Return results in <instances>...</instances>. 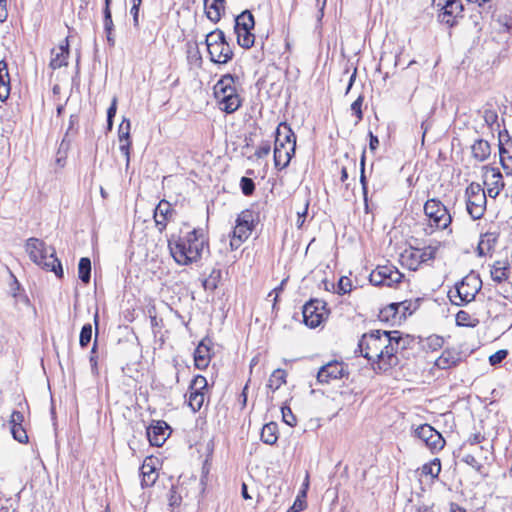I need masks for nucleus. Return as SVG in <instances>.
<instances>
[{"mask_svg":"<svg viewBox=\"0 0 512 512\" xmlns=\"http://www.w3.org/2000/svg\"><path fill=\"white\" fill-rule=\"evenodd\" d=\"M402 338L399 331L374 330L364 334L358 343L363 357L374 361V369L386 372L399 363L397 353Z\"/></svg>","mask_w":512,"mask_h":512,"instance_id":"nucleus-1","label":"nucleus"},{"mask_svg":"<svg viewBox=\"0 0 512 512\" xmlns=\"http://www.w3.org/2000/svg\"><path fill=\"white\" fill-rule=\"evenodd\" d=\"M171 256L179 265H189L209 253L208 239L202 229L194 228L184 236L168 241Z\"/></svg>","mask_w":512,"mask_h":512,"instance_id":"nucleus-2","label":"nucleus"},{"mask_svg":"<svg viewBox=\"0 0 512 512\" xmlns=\"http://www.w3.org/2000/svg\"><path fill=\"white\" fill-rule=\"evenodd\" d=\"M25 251L28 253L30 260L36 265L54 272L57 277L63 276L62 265L55 256L54 248L48 247L43 240L34 237L27 239Z\"/></svg>","mask_w":512,"mask_h":512,"instance_id":"nucleus-3","label":"nucleus"},{"mask_svg":"<svg viewBox=\"0 0 512 512\" xmlns=\"http://www.w3.org/2000/svg\"><path fill=\"white\" fill-rule=\"evenodd\" d=\"M296 149V136L286 122H281L275 131L274 165L277 169L286 168Z\"/></svg>","mask_w":512,"mask_h":512,"instance_id":"nucleus-4","label":"nucleus"},{"mask_svg":"<svg viewBox=\"0 0 512 512\" xmlns=\"http://www.w3.org/2000/svg\"><path fill=\"white\" fill-rule=\"evenodd\" d=\"M235 77L226 74L214 86V95L222 111L231 114L241 106V99L235 87Z\"/></svg>","mask_w":512,"mask_h":512,"instance_id":"nucleus-5","label":"nucleus"},{"mask_svg":"<svg viewBox=\"0 0 512 512\" xmlns=\"http://www.w3.org/2000/svg\"><path fill=\"white\" fill-rule=\"evenodd\" d=\"M481 286L480 277L475 273H470L455 284L454 290L449 291L448 297L454 305L461 306L474 300Z\"/></svg>","mask_w":512,"mask_h":512,"instance_id":"nucleus-6","label":"nucleus"},{"mask_svg":"<svg viewBox=\"0 0 512 512\" xmlns=\"http://www.w3.org/2000/svg\"><path fill=\"white\" fill-rule=\"evenodd\" d=\"M466 211L473 220L483 217L487 206V193L476 182L470 183L465 190Z\"/></svg>","mask_w":512,"mask_h":512,"instance_id":"nucleus-7","label":"nucleus"},{"mask_svg":"<svg viewBox=\"0 0 512 512\" xmlns=\"http://www.w3.org/2000/svg\"><path fill=\"white\" fill-rule=\"evenodd\" d=\"M254 25V16L248 10L243 11L235 18L234 30L237 35V42L245 49H249L254 45L255 36L251 32Z\"/></svg>","mask_w":512,"mask_h":512,"instance_id":"nucleus-8","label":"nucleus"},{"mask_svg":"<svg viewBox=\"0 0 512 512\" xmlns=\"http://www.w3.org/2000/svg\"><path fill=\"white\" fill-rule=\"evenodd\" d=\"M254 228V213L251 210L242 211L232 232L231 247L237 249L251 234Z\"/></svg>","mask_w":512,"mask_h":512,"instance_id":"nucleus-9","label":"nucleus"},{"mask_svg":"<svg viewBox=\"0 0 512 512\" xmlns=\"http://www.w3.org/2000/svg\"><path fill=\"white\" fill-rule=\"evenodd\" d=\"M424 213L429 220L433 222L435 227L440 229H446L452 221V217L445 205L434 198L426 201L424 204Z\"/></svg>","mask_w":512,"mask_h":512,"instance_id":"nucleus-10","label":"nucleus"},{"mask_svg":"<svg viewBox=\"0 0 512 512\" xmlns=\"http://www.w3.org/2000/svg\"><path fill=\"white\" fill-rule=\"evenodd\" d=\"M403 274L393 265H379L370 274L369 280L374 286L392 287L401 282Z\"/></svg>","mask_w":512,"mask_h":512,"instance_id":"nucleus-11","label":"nucleus"},{"mask_svg":"<svg viewBox=\"0 0 512 512\" xmlns=\"http://www.w3.org/2000/svg\"><path fill=\"white\" fill-rule=\"evenodd\" d=\"M303 321L310 328H316L328 316L326 303L319 299H311L303 306Z\"/></svg>","mask_w":512,"mask_h":512,"instance_id":"nucleus-12","label":"nucleus"},{"mask_svg":"<svg viewBox=\"0 0 512 512\" xmlns=\"http://www.w3.org/2000/svg\"><path fill=\"white\" fill-rule=\"evenodd\" d=\"M349 374L347 366L343 362L330 361L323 365L317 373V381L321 384H329L333 380L342 379Z\"/></svg>","mask_w":512,"mask_h":512,"instance_id":"nucleus-13","label":"nucleus"},{"mask_svg":"<svg viewBox=\"0 0 512 512\" xmlns=\"http://www.w3.org/2000/svg\"><path fill=\"white\" fill-rule=\"evenodd\" d=\"M483 170L485 171L484 185L487 187L486 193L489 197L496 198L504 188L502 174L499 169L490 166H484Z\"/></svg>","mask_w":512,"mask_h":512,"instance_id":"nucleus-14","label":"nucleus"},{"mask_svg":"<svg viewBox=\"0 0 512 512\" xmlns=\"http://www.w3.org/2000/svg\"><path fill=\"white\" fill-rule=\"evenodd\" d=\"M210 60L216 64H226L233 58V51L227 41L208 46Z\"/></svg>","mask_w":512,"mask_h":512,"instance_id":"nucleus-15","label":"nucleus"},{"mask_svg":"<svg viewBox=\"0 0 512 512\" xmlns=\"http://www.w3.org/2000/svg\"><path fill=\"white\" fill-rule=\"evenodd\" d=\"M463 11L464 7L461 1L452 0L449 2V4H447V6L444 7L439 17L443 23L453 27L457 23L458 18L463 17Z\"/></svg>","mask_w":512,"mask_h":512,"instance_id":"nucleus-16","label":"nucleus"},{"mask_svg":"<svg viewBox=\"0 0 512 512\" xmlns=\"http://www.w3.org/2000/svg\"><path fill=\"white\" fill-rule=\"evenodd\" d=\"M173 212L174 210L172 209L171 204L166 200H161L156 206L154 219L160 232L166 228L168 221L171 220Z\"/></svg>","mask_w":512,"mask_h":512,"instance_id":"nucleus-17","label":"nucleus"},{"mask_svg":"<svg viewBox=\"0 0 512 512\" xmlns=\"http://www.w3.org/2000/svg\"><path fill=\"white\" fill-rule=\"evenodd\" d=\"M51 54L52 58L50 60L49 66L53 70L59 69L63 66H67L69 56L68 38H66L57 49H53Z\"/></svg>","mask_w":512,"mask_h":512,"instance_id":"nucleus-18","label":"nucleus"},{"mask_svg":"<svg viewBox=\"0 0 512 512\" xmlns=\"http://www.w3.org/2000/svg\"><path fill=\"white\" fill-rule=\"evenodd\" d=\"M169 426L165 422H157L147 428V437L151 445L160 447L167 439Z\"/></svg>","mask_w":512,"mask_h":512,"instance_id":"nucleus-19","label":"nucleus"},{"mask_svg":"<svg viewBox=\"0 0 512 512\" xmlns=\"http://www.w3.org/2000/svg\"><path fill=\"white\" fill-rule=\"evenodd\" d=\"M420 249L419 248H409L405 249L400 254V262L402 266L408 268L409 270L416 271L421 265L420 261Z\"/></svg>","mask_w":512,"mask_h":512,"instance_id":"nucleus-20","label":"nucleus"},{"mask_svg":"<svg viewBox=\"0 0 512 512\" xmlns=\"http://www.w3.org/2000/svg\"><path fill=\"white\" fill-rule=\"evenodd\" d=\"M225 0H204V10L207 18L213 23H217L221 19L224 12Z\"/></svg>","mask_w":512,"mask_h":512,"instance_id":"nucleus-21","label":"nucleus"},{"mask_svg":"<svg viewBox=\"0 0 512 512\" xmlns=\"http://www.w3.org/2000/svg\"><path fill=\"white\" fill-rule=\"evenodd\" d=\"M206 341L210 342V340H202L194 352L195 366L201 370L207 368L211 358L210 348Z\"/></svg>","mask_w":512,"mask_h":512,"instance_id":"nucleus-22","label":"nucleus"},{"mask_svg":"<svg viewBox=\"0 0 512 512\" xmlns=\"http://www.w3.org/2000/svg\"><path fill=\"white\" fill-rule=\"evenodd\" d=\"M471 154L477 162L486 161L491 154V146L488 141L477 139L471 146Z\"/></svg>","mask_w":512,"mask_h":512,"instance_id":"nucleus-23","label":"nucleus"},{"mask_svg":"<svg viewBox=\"0 0 512 512\" xmlns=\"http://www.w3.org/2000/svg\"><path fill=\"white\" fill-rule=\"evenodd\" d=\"M142 487H151L158 478V473L156 472V468L153 465V461L151 459H146L141 468Z\"/></svg>","mask_w":512,"mask_h":512,"instance_id":"nucleus-24","label":"nucleus"},{"mask_svg":"<svg viewBox=\"0 0 512 512\" xmlns=\"http://www.w3.org/2000/svg\"><path fill=\"white\" fill-rule=\"evenodd\" d=\"M461 360L460 353L455 350H445L436 359L435 365L440 369H449L456 366Z\"/></svg>","mask_w":512,"mask_h":512,"instance_id":"nucleus-25","label":"nucleus"},{"mask_svg":"<svg viewBox=\"0 0 512 512\" xmlns=\"http://www.w3.org/2000/svg\"><path fill=\"white\" fill-rule=\"evenodd\" d=\"M10 95V77L5 61H0V100L5 101Z\"/></svg>","mask_w":512,"mask_h":512,"instance_id":"nucleus-26","label":"nucleus"},{"mask_svg":"<svg viewBox=\"0 0 512 512\" xmlns=\"http://www.w3.org/2000/svg\"><path fill=\"white\" fill-rule=\"evenodd\" d=\"M500 163L502 168L507 171H512V142L499 145Z\"/></svg>","mask_w":512,"mask_h":512,"instance_id":"nucleus-27","label":"nucleus"},{"mask_svg":"<svg viewBox=\"0 0 512 512\" xmlns=\"http://www.w3.org/2000/svg\"><path fill=\"white\" fill-rule=\"evenodd\" d=\"M261 440L269 445H273L278 440V426L275 422L267 423L261 431Z\"/></svg>","mask_w":512,"mask_h":512,"instance_id":"nucleus-28","label":"nucleus"},{"mask_svg":"<svg viewBox=\"0 0 512 512\" xmlns=\"http://www.w3.org/2000/svg\"><path fill=\"white\" fill-rule=\"evenodd\" d=\"M119 139V150L126 158V168L129 167L130 164V148H131V140L130 133L118 132Z\"/></svg>","mask_w":512,"mask_h":512,"instance_id":"nucleus-29","label":"nucleus"},{"mask_svg":"<svg viewBox=\"0 0 512 512\" xmlns=\"http://www.w3.org/2000/svg\"><path fill=\"white\" fill-rule=\"evenodd\" d=\"M285 378H286L285 370L276 369L271 374V376L268 380V383H267V387L274 392L277 389H279L282 386V384H284L286 382Z\"/></svg>","mask_w":512,"mask_h":512,"instance_id":"nucleus-30","label":"nucleus"},{"mask_svg":"<svg viewBox=\"0 0 512 512\" xmlns=\"http://www.w3.org/2000/svg\"><path fill=\"white\" fill-rule=\"evenodd\" d=\"M206 399V393L205 392H194L189 391V397H188V405L192 409L193 412L199 411Z\"/></svg>","mask_w":512,"mask_h":512,"instance_id":"nucleus-31","label":"nucleus"},{"mask_svg":"<svg viewBox=\"0 0 512 512\" xmlns=\"http://www.w3.org/2000/svg\"><path fill=\"white\" fill-rule=\"evenodd\" d=\"M78 275L83 283H88L91 278V261L88 257H82L78 264Z\"/></svg>","mask_w":512,"mask_h":512,"instance_id":"nucleus-32","label":"nucleus"},{"mask_svg":"<svg viewBox=\"0 0 512 512\" xmlns=\"http://www.w3.org/2000/svg\"><path fill=\"white\" fill-rule=\"evenodd\" d=\"M478 322V319L472 317L467 311L460 310L456 314V324L458 326L475 327Z\"/></svg>","mask_w":512,"mask_h":512,"instance_id":"nucleus-33","label":"nucleus"},{"mask_svg":"<svg viewBox=\"0 0 512 512\" xmlns=\"http://www.w3.org/2000/svg\"><path fill=\"white\" fill-rule=\"evenodd\" d=\"M496 241V237L494 234L492 233H487L485 234L479 244H478V254L480 256H484L487 254V252L490 251V249L492 248V243H494Z\"/></svg>","mask_w":512,"mask_h":512,"instance_id":"nucleus-34","label":"nucleus"},{"mask_svg":"<svg viewBox=\"0 0 512 512\" xmlns=\"http://www.w3.org/2000/svg\"><path fill=\"white\" fill-rule=\"evenodd\" d=\"M508 267L497 262L491 269V277L496 282H502L508 278Z\"/></svg>","mask_w":512,"mask_h":512,"instance_id":"nucleus-35","label":"nucleus"},{"mask_svg":"<svg viewBox=\"0 0 512 512\" xmlns=\"http://www.w3.org/2000/svg\"><path fill=\"white\" fill-rule=\"evenodd\" d=\"M425 445L432 451H439L444 447L445 440L442 435L435 430Z\"/></svg>","mask_w":512,"mask_h":512,"instance_id":"nucleus-36","label":"nucleus"},{"mask_svg":"<svg viewBox=\"0 0 512 512\" xmlns=\"http://www.w3.org/2000/svg\"><path fill=\"white\" fill-rule=\"evenodd\" d=\"M434 431L435 429L431 425L422 424L415 429L414 435L426 444Z\"/></svg>","mask_w":512,"mask_h":512,"instance_id":"nucleus-37","label":"nucleus"},{"mask_svg":"<svg viewBox=\"0 0 512 512\" xmlns=\"http://www.w3.org/2000/svg\"><path fill=\"white\" fill-rule=\"evenodd\" d=\"M225 41H226L225 34L220 29H215L214 31L209 32L205 38V44L207 47L212 46L214 44H218V43L220 44Z\"/></svg>","mask_w":512,"mask_h":512,"instance_id":"nucleus-38","label":"nucleus"},{"mask_svg":"<svg viewBox=\"0 0 512 512\" xmlns=\"http://www.w3.org/2000/svg\"><path fill=\"white\" fill-rule=\"evenodd\" d=\"M207 379L202 375H197L193 378L189 385V391L205 392L207 391Z\"/></svg>","mask_w":512,"mask_h":512,"instance_id":"nucleus-39","label":"nucleus"},{"mask_svg":"<svg viewBox=\"0 0 512 512\" xmlns=\"http://www.w3.org/2000/svg\"><path fill=\"white\" fill-rule=\"evenodd\" d=\"M360 165H361L360 183H361L362 190H363L365 211H366V213H368L369 205H368V197H367L368 191H367V180H366V176H365V155L364 154L361 157Z\"/></svg>","mask_w":512,"mask_h":512,"instance_id":"nucleus-40","label":"nucleus"},{"mask_svg":"<svg viewBox=\"0 0 512 512\" xmlns=\"http://www.w3.org/2000/svg\"><path fill=\"white\" fill-rule=\"evenodd\" d=\"M441 471V463L439 459H434L430 463L425 464L422 467V472L425 475H431L433 478L438 477Z\"/></svg>","mask_w":512,"mask_h":512,"instance_id":"nucleus-41","label":"nucleus"},{"mask_svg":"<svg viewBox=\"0 0 512 512\" xmlns=\"http://www.w3.org/2000/svg\"><path fill=\"white\" fill-rule=\"evenodd\" d=\"M401 304V315L399 316V318L411 315L414 311H416L419 306V299H416L414 301L405 300L402 301Z\"/></svg>","mask_w":512,"mask_h":512,"instance_id":"nucleus-42","label":"nucleus"},{"mask_svg":"<svg viewBox=\"0 0 512 512\" xmlns=\"http://www.w3.org/2000/svg\"><path fill=\"white\" fill-rule=\"evenodd\" d=\"M92 338V325L91 324H85L80 332L79 337V344L82 348L86 347Z\"/></svg>","mask_w":512,"mask_h":512,"instance_id":"nucleus-43","label":"nucleus"},{"mask_svg":"<svg viewBox=\"0 0 512 512\" xmlns=\"http://www.w3.org/2000/svg\"><path fill=\"white\" fill-rule=\"evenodd\" d=\"M437 250H438V246H433V245H428V246L420 249L421 264L433 260L435 258Z\"/></svg>","mask_w":512,"mask_h":512,"instance_id":"nucleus-44","label":"nucleus"},{"mask_svg":"<svg viewBox=\"0 0 512 512\" xmlns=\"http://www.w3.org/2000/svg\"><path fill=\"white\" fill-rule=\"evenodd\" d=\"M401 302L391 303L381 311V315L388 319L389 316L396 317L401 315Z\"/></svg>","mask_w":512,"mask_h":512,"instance_id":"nucleus-45","label":"nucleus"},{"mask_svg":"<svg viewBox=\"0 0 512 512\" xmlns=\"http://www.w3.org/2000/svg\"><path fill=\"white\" fill-rule=\"evenodd\" d=\"M240 187H241L242 193L245 196H250L254 193L255 183L251 178L242 177L240 180Z\"/></svg>","mask_w":512,"mask_h":512,"instance_id":"nucleus-46","label":"nucleus"},{"mask_svg":"<svg viewBox=\"0 0 512 512\" xmlns=\"http://www.w3.org/2000/svg\"><path fill=\"white\" fill-rule=\"evenodd\" d=\"M482 118L486 125L493 129V125L497 123L498 114L495 110L492 109H484L482 113Z\"/></svg>","mask_w":512,"mask_h":512,"instance_id":"nucleus-47","label":"nucleus"},{"mask_svg":"<svg viewBox=\"0 0 512 512\" xmlns=\"http://www.w3.org/2000/svg\"><path fill=\"white\" fill-rule=\"evenodd\" d=\"M11 433L13 435V438L15 440H17L18 442H20V443L28 442V435L22 426H13V428H11Z\"/></svg>","mask_w":512,"mask_h":512,"instance_id":"nucleus-48","label":"nucleus"},{"mask_svg":"<svg viewBox=\"0 0 512 512\" xmlns=\"http://www.w3.org/2000/svg\"><path fill=\"white\" fill-rule=\"evenodd\" d=\"M281 412L283 421L290 427H294L297 423V419L295 415L292 413L290 407H282Z\"/></svg>","mask_w":512,"mask_h":512,"instance_id":"nucleus-49","label":"nucleus"},{"mask_svg":"<svg viewBox=\"0 0 512 512\" xmlns=\"http://www.w3.org/2000/svg\"><path fill=\"white\" fill-rule=\"evenodd\" d=\"M103 14H104V19H103L104 30H105L106 34H111V32H113V30H114V24H113L110 8L104 9Z\"/></svg>","mask_w":512,"mask_h":512,"instance_id":"nucleus-50","label":"nucleus"},{"mask_svg":"<svg viewBox=\"0 0 512 512\" xmlns=\"http://www.w3.org/2000/svg\"><path fill=\"white\" fill-rule=\"evenodd\" d=\"M97 353V340L94 341L93 343V347L91 349V352H90V358H89V362H90V365H91V371L93 374H97L98 373V357L96 355Z\"/></svg>","mask_w":512,"mask_h":512,"instance_id":"nucleus-51","label":"nucleus"},{"mask_svg":"<svg viewBox=\"0 0 512 512\" xmlns=\"http://www.w3.org/2000/svg\"><path fill=\"white\" fill-rule=\"evenodd\" d=\"M352 290V283L351 280L348 277H341L338 282V293L339 294H346L351 292Z\"/></svg>","mask_w":512,"mask_h":512,"instance_id":"nucleus-52","label":"nucleus"},{"mask_svg":"<svg viewBox=\"0 0 512 512\" xmlns=\"http://www.w3.org/2000/svg\"><path fill=\"white\" fill-rule=\"evenodd\" d=\"M364 101V97L360 95L352 104H351V110L356 115L357 119L360 121L363 118L362 113V104Z\"/></svg>","mask_w":512,"mask_h":512,"instance_id":"nucleus-53","label":"nucleus"},{"mask_svg":"<svg viewBox=\"0 0 512 512\" xmlns=\"http://www.w3.org/2000/svg\"><path fill=\"white\" fill-rule=\"evenodd\" d=\"M508 355L507 350H498L489 357V362L492 366L500 364Z\"/></svg>","mask_w":512,"mask_h":512,"instance_id":"nucleus-54","label":"nucleus"},{"mask_svg":"<svg viewBox=\"0 0 512 512\" xmlns=\"http://www.w3.org/2000/svg\"><path fill=\"white\" fill-rule=\"evenodd\" d=\"M462 461L477 471H480V469L482 468V465L477 461V459L472 454L464 455L462 457Z\"/></svg>","mask_w":512,"mask_h":512,"instance_id":"nucleus-55","label":"nucleus"},{"mask_svg":"<svg viewBox=\"0 0 512 512\" xmlns=\"http://www.w3.org/2000/svg\"><path fill=\"white\" fill-rule=\"evenodd\" d=\"M181 502V496L177 493L176 488L172 486L169 492V505L171 507L179 506Z\"/></svg>","mask_w":512,"mask_h":512,"instance_id":"nucleus-56","label":"nucleus"},{"mask_svg":"<svg viewBox=\"0 0 512 512\" xmlns=\"http://www.w3.org/2000/svg\"><path fill=\"white\" fill-rule=\"evenodd\" d=\"M24 421V416L19 411H13L10 418L11 428L13 426H22V422Z\"/></svg>","mask_w":512,"mask_h":512,"instance_id":"nucleus-57","label":"nucleus"},{"mask_svg":"<svg viewBox=\"0 0 512 512\" xmlns=\"http://www.w3.org/2000/svg\"><path fill=\"white\" fill-rule=\"evenodd\" d=\"M308 207H309V202L306 201L305 204H304L303 211L297 212L296 225H297L298 228H301L303 226V224H304L305 218H306L307 213H308Z\"/></svg>","mask_w":512,"mask_h":512,"instance_id":"nucleus-58","label":"nucleus"},{"mask_svg":"<svg viewBox=\"0 0 512 512\" xmlns=\"http://www.w3.org/2000/svg\"><path fill=\"white\" fill-rule=\"evenodd\" d=\"M270 150L271 147L269 142H265L255 151V156L257 158H263L270 153Z\"/></svg>","mask_w":512,"mask_h":512,"instance_id":"nucleus-59","label":"nucleus"},{"mask_svg":"<svg viewBox=\"0 0 512 512\" xmlns=\"http://www.w3.org/2000/svg\"><path fill=\"white\" fill-rule=\"evenodd\" d=\"M285 283H286V279H284V280L280 283V285H279L278 287H276L275 289H273V290L268 294V298H270V297H272V296L274 295V297H273V299H272V301H273V309H275V307H276V302H277V300H278V295H279V293L283 290V286H284V284H285Z\"/></svg>","mask_w":512,"mask_h":512,"instance_id":"nucleus-60","label":"nucleus"},{"mask_svg":"<svg viewBox=\"0 0 512 512\" xmlns=\"http://www.w3.org/2000/svg\"><path fill=\"white\" fill-rule=\"evenodd\" d=\"M139 7H136V5H132L130 13L133 17V25L134 27H139Z\"/></svg>","mask_w":512,"mask_h":512,"instance_id":"nucleus-61","label":"nucleus"},{"mask_svg":"<svg viewBox=\"0 0 512 512\" xmlns=\"http://www.w3.org/2000/svg\"><path fill=\"white\" fill-rule=\"evenodd\" d=\"M369 148L371 151H375L377 147L379 146V139L376 135H374L371 131H369Z\"/></svg>","mask_w":512,"mask_h":512,"instance_id":"nucleus-62","label":"nucleus"},{"mask_svg":"<svg viewBox=\"0 0 512 512\" xmlns=\"http://www.w3.org/2000/svg\"><path fill=\"white\" fill-rule=\"evenodd\" d=\"M117 110V98L112 99L111 105L107 110V118H114Z\"/></svg>","mask_w":512,"mask_h":512,"instance_id":"nucleus-63","label":"nucleus"},{"mask_svg":"<svg viewBox=\"0 0 512 512\" xmlns=\"http://www.w3.org/2000/svg\"><path fill=\"white\" fill-rule=\"evenodd\" d=\"M131 123L129 119L124 118L119 125L118 132L130 133Z\"/></svg>","mask_w":512,"mask_h":512,"instance_id":"nucleus-64","label":"nucleus"}]
</instances>
